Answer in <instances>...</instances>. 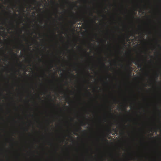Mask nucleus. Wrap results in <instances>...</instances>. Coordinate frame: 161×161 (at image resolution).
<instances>
[{
    "instance_id": "obj_1",
    "label": "nucleus",
    "mask_w": 161,
    "mask_h": 161,
    "mask_svg": "<svg viewBox=\"0 0 161 161\" xmlns=\"http://www.w3.org/2000/svg\"><path fill=\"white\" fill-rule=\"evenodd\" d=\"M132 62L135 64L136 65H137V67L138 68H141L142 66V64L140 63V61L139 60H137L134 59H132Z\"/></svg>"
},
{
    "instance_id": "obj_2",
    "label": "nucleus",
    "mask_w": 161,
    "mask_h": 161,
    "mask_svg": "<svg viewBox=\"0 0 161 161\" xmlns=\"http://www.w3.org/2000/svg\"><path fill=\"white\" fill-rule=\"evenodd\" d=\"M73 17V19L72 21L73 24H75L76 22L77 21H80L81 19L80 18H79L78 16H74Z\"/></svg>"
},
{
    "instance_id": "obj_3",
    "label": "nucleus",
    "mask_w": 161,
    "mask_h": 161,
    "mask_svg": "<svg viewBox=\"0 0 161 161\" xmlns=\"http://www.w3.org/2000/svg\"><path fill=\"white\" fill-rule=\"evenodd\" d=\"M13 50L12 49L11 50V53L12 54V55L13 56H14V57L16 58L17 56V54L16 53H13Z\"/></svg>"
},
{
    "instance_id": "obj_4",
    "label": "nucleus",
    "mask_w": 161,
    "mask_h": 161,
    "mask_svg": "<svg viewBox=\"0 0 161 161\" xmlns=\"http://www.w3.org/2000/svg\"><path fill=\"white\" fill-rule=\"evenodd\" d=\"M108 132H109V133H111V128H109L108 130Z\"/></svg>"
},
{
    "instance_id": "obj_5",
    "label": "nucleus",
    "mask_w": 161,
    "mask_h": 161,
    "mask_svg": "<svg viewBox=\"0 0 161 161\" xmlns=\"http://www.w3.org/2000/svg\"><path fill=\"white\" fill-rule=\"evenodd\" d=\"M102 65L104 67H105V64L104 63H102Z\"/></svg>"
},
{
    "instance_id": "obj_6",
    "label": "nucleus",
    "mask_w": 161,
    "mask_h": 161,
    "mask_svg": "<svg viewBox=\"0 0 161 161\" xmlns=\"http://www.w3.org/2000/svg\"><path fill=\"white\" fill-rule=\"evenodd\" d=\"M156 79H157L158 77V73H156Z\"/></svg>"
},
{
    "instance_id": "obj_7",
    "label": "nucleus",
    "mask_w": 161,
    "mask_h": 161,
    "mask_svg": "<svg viewBox=\"0 0 161 161\" xmlns=\"http://www.w3.org/2000/svg\"><path fill=\"white\" fill-rule=\"evenodd\" d=\"M38 58L39 60L41 61V59L39 58L38 56Z\"/></svg>"
},
{
    "instance_id": "obj_8",
    "label": "nucleus",
    "mask_w": 161,
    "mask_h": 161,
    "mask_svg": "<svg viewBox=\"0 0 161 161\" xmlns=\"http://www.w3.org/2000/svg\"><path fill=\"white\" fill-rule=\"evenodd\" d=\"M21 46H22V47H24V45L22 44V43L21 44Z\"/></svg>"
},
{
    "instance_id": "obj_9",
    "label": "nucleus",
    "mask_w": 161,
    "mask_h": 161,
    "mask_svg": "<svg viewBox=\"0 0 161 161\" xmlns=\"http://www.w3.org/2000/svg\"><path fill=\"white\" fill-rule=\"evenodd\" d=\"M11 25H12L13 27L14 26V25H13V23H11Z\"/></svg>"
},
{
    "instance_id": "obj_10",
    "label": "nucleus",
    "mask_w": 161,
    "mask_h": 161,
    "mask_svg": "<svg viewBox=\"0 0 161 161\" xmlns=\"http://www.w3.org/2000/svg\"><path fill=\"white\" fill-rule=\"evenodd\" d=\"M19 30H20V32H22V30L21 29H20V28H19Z\"/></svg>"
},
{
    "instance_id": "obj_11",
    "label": "nucleus",
    "mask_w": 161,
    "mask_h": 161,
    "mask_svg": "<svg viewBox=\"0 0 161 161\" xmlns=\"http://www.w3.org/2000/svg\"><path fill=\"white\" fill-rule=\"evenodd\" d=\"M158 46H159V47H160V49H161V46H160L159 45H158Z\"/></svg>"
},
{
    "instance_id": "obj_12",
    "label": "nucleus",
    "mask_w": 161,
    "mask_h": 161,
    "mask_svg": "<svg viewBox=\"0 0 161 161\" xmlns=\"http://www.w3.org/2000/svg\"><path fill=\"white\" fill-rule=\"evenodd\" d=\"M88 94H89V95H91V93H90V92H88Z\"/></svg>"
},
{
    "instance_id": "obj_13",
    "label": "nucleus",
    "mask_w": 161,
    "mask_h": 161,
    "mask_svg": "<svg viewBox=\"0 0 161 161\" xmlns=\"http://www.w3.org/2000/svg\"><path fill=\"white\" fill-rule=\"evenodd\" d=\"M33 1H34V2H36V0H33Z\"/></svg>"
},
{
    "instance_id": "obj_14",
    "label": "nucleus",
    "mask_w": 161,
    "mask_h": 161,
    "mask_svg": "<svg viewBox=\"0 0 161 161\" xmlns=\"http://www.w3.org/2000/svg\"><path fill=\"white\" fill-rule=\"evenodd\" d=\"M79 128L80 130L81 129V128L80 127Z\"/></svg>"
},
{
    "instance_id": "obj_15",
    "label": "nucleus",
    "mask_w": 161,
    "mask_h": 161,
    "mask_svg": "<svg viewBox=\"0 0 161 161\" xmlns=\"http://www.w3.org/2000/svg\"><path fill=\"white\" fill-rule=\"evenodd\" d=\"M132 35H133L134 36V34H133V33H132Z\"/></svg>"
},
{
    "instance_id": "obj_16",
    "label": "nucleus",
    "mask_w": 161,
    "mask_h": 161,
    "mask_svg": "<svg viewBox=\"0 0 161 161\" xmlns=\"http://www.w3.org/2000/svg\"><path fill=\"white\" fill-rule=\"evenodd\" d=\"M103 17H106V16L104 15H103Z\"/></svg>"
},
{
    "instance_id": "obj_17",
    "label": "nucleus",
    "mask_w": 161,
    "mask_h": 161,
    "mask_svg": "<svg viewBox=\"0 0 161 161\" xmlns=\"http://www.w3.org/2000/svg\"><path fill=\"white\" fill-rule=\"evenodd\" d=\"M33 40L35 42H36V41L35 40Z\"/></svg>"
},
{
    "instance_id": "obj_18",
    "label": "nucleus",
    "mask_w": 161,
    "mask_h": 161,
    "mask_svg": "<svg viewBox=\"0 0 161 161\" xmlns=\"http://www.w3.org/2000/svg\"><path fill=\"white\" fill-rule=\"evenodd\" d=\"M74 68L75 69H76V67L75 66H74Z\"/></svg>"
},
{
    "instance_id": "obj_19",
    "label": "nucleus",
    "mask_w": 161,
    "mask_h": 161,
    "mask_svg": "<svg viewBox=\"0 0 161 161\" xmlns=\"http://www.w3.org/2000/svg\"><path fill=\"white\" fill-rule=\"evenodd\" d=\"M105 140L106 141H107V139H105Z\"/></svg>"
},
{
    "instance_id": "obj_20",
    "label": "nucleus",
    "mask_w": 161,
    "mask_h": 161,
    "mask_svg": "<svg viewBox=\"0 0 161 161\" xmlns=\"http://www.w3.org/2000/svg\"><path fill=\"white\" fill-rule=\"evenodd\" d=\"M24 74H25V75H26V73L25 72L24 73Z\"/></svg>"
},
{
    "instance_id": "obj_21",
    "label": "nucleus",
    "mask_w": 161,
    "mask_h": 161,
    "mask_svg": "<svg viewBox=\"0 0 161 161\" xmlns=\"http://www.w3.org/2000/svg\"><path fill=\"white\" fill-rule=\"evenodd\" d=\"M68 97L69 98H70V97L69 96H68Z\"/></svg>"
},
{
    "instance_id": "obj_22",
    "label": "nucleus",
    "mask_w": 161,
    "mask_h": 161,
    "mask_svg": "<svg viewBox=\"0 0 161 161\" xmlns=\"http://www.w3.org/2000/svg\"><path fill=\"white\" fill-rule=\"evenodd\" d=\"M132 18H133V17H134V15H132Z\"/></svg>"
},
{
    "instance_id": "obj_23",
    "label": "nucleus",
    "mask_w": 161,
    "mask_h": 161,
    "mask_svg": "<svg viewBox=\"0 0 161 161\" xmlns=\"http://www.w3.org/2000/svg\"><path fill=\"white\" fill-rule=\"evenodd\" d=\"M91 14L92 15H93V14L92 13H91Z\"/></svg>"
},
{
    "instance_id": "obj_24",
    "label": "nucleus",
    "mask_w": 161,
    "mask_h": 161,
    "mask_svg": "<svg viewBox=\"0 0 161 161\" xmlns=\"http://www.w3.org/2000/svg\"><path fill=\"white\" fill-rule=\"evenodd\" d=\"M85 52L86 53H88L86 52V51H85Z\"/></svg>"
},
{
    "instance_id": "obj_25",
    "label": "nucleus",
    "mask_w": 161,
    "mask_h": 161,
    "mask_svg": "<svg viewBox=\"0 0 161 161\" xmlns=\"http://www.w3.org/2000/svg\"><path fill=\"white\" fill-rule=\"evenodd\" d=\"M114 100H115V101H116V100L115 98H114Z\"/></svg>"
},
{
    "instance_id": "obj_26",
    "label": "nucleus",
    "mask_w": 161,
    "mask_h": 161,
    "mask_svg": "<svg viewBox=\"0 0 161 161\" xmlns=\"http://www.w3.org/2000/svg\"><path fill=\"white\" fill-rule=\"evenodd\" d=\"M65 0L66 1V2L67 3H68V2H67V1H66V0Z\"/></svg>"
},
{
    "instance_id": "obj_27",
    "label": "nucleus",
    "mask_w": 161,
    "mask_h": 161,
    "mask_svg": "<svg viewBox=\"0 0 161 161\" xmlns=\"http://www.w3.org/2000/svg\"><path fill=\"white\" fill-rule=\"evenodd\" d=\"M58 61H59V62H60V60H58Z\"/></svg>"
},
{
    "instance_id": "obj_28",
    "label": "nucleus",
    "mask_w": 161,
    "mask_h": 161,
    "mask_svg": "<svg viewBox=\"0 0 161 161\" xmlns=\"http://www.w3.org/2000/svg\"><path fill=\"white\" fill-rule=\"evenodd\" d=\"M56 10L57 11L58 9H57V8H56Z\"/></svg>"
},
{
    "instance_id": "obj_29",
    "label": "nucleus",
    "mask_w": 161,
    "mask_h": 161,
    "mask_svg": "<svg viewBox=\"0 0 161 161\" xmlns=\"http://www.w3.org/2000/svg\"><path fill=\"white\" fill-rule=\"evenodd\" d=\"M79 47L82 48L80 47Z\"/></svg>"
},
{
    "instance_id": "obj_30",
    "label": "nucleus",
    "mask_w": 161,
    "mask_h": 161,
    "mask_svg": "<svg viewBox=\"0 0 161 161\" xmlns=\"http://www.w3.org/2000/svg\"><path fill=\"white\" fill-rule=\"evenodd\" d=\"M19 65L21 66V64H20Z\"/></svg>"
},
{
    "instance_id": "obj_31",
    "label": "nucleus",
    "mask_w": 161,
    "mask_h": 161,
    "mask_svg": "<svg viewBox=\"0 0 161 161\" xmlns=\"http://www.w3.org/2000/svg\"><path fill=\"white\" fill-rule=\"evenodd\" d=\"M53 78H55V77H54V76H53Z\"/></svg>"
},
{
    "instance_id": "obj_32",
    "label": "nucleus",
    "mask_w": 161,
    "mask_h": 161,
    "mask_svg": "<svg viewBox=\"0 0 161 161\" xmlns=\"http://www.w3.org/2000/svg\"><path fill=\"white\" fill-rule=\"evenodd\" d=\"M145 86H146V85H145Z\"/></svg>"
},
{
    "instance_id": "obj_33",
    "label": "nucleus",
    "mask_w": 161,
    "mask_h": 161,
    "mask_svg": "<svg viewBox=\"0 0 161 161\" xmlns=\"http://www.w3.org/2000/svg\"><path fill=\"white\" fill-rule=\"evenodd\" d=\"M1 8V7H0V8Z\"/></svg>"
}]
</instances>
